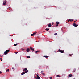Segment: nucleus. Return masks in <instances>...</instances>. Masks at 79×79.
I'll return each instance as SVG.
<instances>
[{
	"instance_id": "obj_11",
	"label": "nucleus",
	"mask_w": 79,
	"mask_h": 79,
	"mask_svg": "<svg viewBox=\"0 0 79 79\" xmlns=\"http://www.w3.org/2000/svg\"><path fill=\"white\" fill-rule=\"evenodd\" d=\"M26 51L27 52H29L30 51V49L29 48H27V49Z\"/></svg>"
},
{
	"instance_id": "obj_7",
	"label": "nucleus",
	"mask_w": 79,
	"mask_h": 79,
	"mask_svg": "<svg viewBox=\"0 0 79 79\" xmlns=\"http://www.w3.org/2000/svg\"><path fill=\"white\" fill-rule=\"evenodd\" d=\"M36 78L37 79H40V77H39V75H37V77Z\"/></svg>"
},
{
	"instance_id": "obj_5",
	"label": "nucleus",
	"mask_w": 79,
	"mask_h": 79,
	"mask_svg": "<svg viewBox=\"0 0 79 79\" xmlns=\"http://www.w3.org/2000/svg\"><path fill=\"white\" fill-rule=\"evenodd\" d=\"M27 68H25L24 69H23V72H24V71H27Z\"/></svg>"
},
{
	"instance_id": "obj_36",
	"label": "nucleus",
	"mask_w": 79,
	"mask_h": 79,
	"mask_svg": "<svg viewBox=\"0 0 79 79\" xmlns=\"http://www.w3.org/2000/svg\"><path fill=\"white\" fill-rule=\"evenodd\" d=\"M12 69H14V68H12Z\"/></svg>"
},
{
	"instance_id": "obj_10",
	"label": "nucleus",
	"mask_w": 79,
	"mask_h": 79,
	"mask_svg": "<svg viewBox=\"0 0 79 79\" xmlns=\"http://www.w3.org/2000/svg\"><path fill=\"white\" fill-rule=\"evenodd\" d=\"M6 72H8L10 71V69H6Z\"/></svg>"
},
{
	"instance_id": "obj_15",
	"label": "nucleus",
	"mask_w": 79,
	"mask_h": 79,
	"mask_svg": "<svg viewBox=\"0 0 79 79\" xmlns=\"http://www.w3.org/2000/svg\"><path fill=\"white\" fill-rule=\"evenodd\" d=\"M24 74H25V73H24V72H23V73H21V75H24Z\"/></svg>"
},
{
	"instance_id": "obj_38",
	"label": "nucleus",
	"mask_w": 79,
	"mask_h": 79,
	"mask_svg": "<svg viewBox=\"0 0 79 79\" xmlns=\"http://www.w3.org/2000/svg\"><path fill=\"white\" fill-rule=\"evenodd\" d=\"M76 21H77V20Z\"/></svg>"
},
{
	"instance_id": "obj_21",
	"label": "nucleus",
	"mask_w": 79,
	"mask_h": 79,
	"mask_svg": "<svg viewBox=\"0 0 79 79\" xmlns=\"http://www.w3.org/2000/svg\"><path fill=\"white\" fill-rule=\"evenodd\" d=\"M72 76V74H70L69 75V77H71V76Z\"/></svg>"
},
{
	"instance_id": "obj_29",
	"label": "nucleus",
	"mask_w": 79,
	"mask_h": 79,
	"mask_svg": "<svg viewBox=\"0 0 79 79\" xmlns=\"http://www.w3.org/2000/svg\"><path fill=\"white\" fill-rule=\"evenodd\" d=\"M42 74H43V75H45V73H42Z\"/></svg>"
},
{
	"instance_id": "obj_26",
	"label": "nucleus",
	"mask_w": 79,
	"mask_h": 79,
	"mask_svg": "<svg viewBox=\"0 0 79 79\" xmlns=\"http://www.w3.org/2000/svg\"><path fill=\"white\" fill-rule=\"evenodd\" d=\"M0 60H1V61H2V60H3V59L2 58H0Z\"/></svg>"
},
{
	"instance_id": "obj_24",
	"label": "nucleus",
	"mask_w": 79,
	"mask_h": 79,
	"mask_svg": "<svg viewBox=\"0 0 79 79\" xmlns=\"http://www.w3.org/2000/svg\"><path fill=\"white\" fill-rule=\"evenodd\" d=\"M57 35V33H56L54 34V35Z\"/></svg>"
},
{
	"instance_id": "obj_17",
	"label": "nucleus",
	"mask_w": 79,
	"mask_h": 79,
	"mask_svg": "<svg viewBox=\"0 0 79 79\" xmlns=\"http://www.w3.org/2000/svg\"><path fill=\"white\" fill-rule=\"evenodd\" d=\"M27 58H30V56H27Z\"/></svg>"
},
{
	"instance_id": "obj_2",
	"label": "nucleus",
	"mask_w": 79,
	"mask_h": 79,
	"mask_svg": "<svg viewBox=\"0 0 79 79\" xmlns=\"http://www.w3.org/2000/svg\"><path fill=\"white\" fill-rule=\"evenodd\" d=\"M58 52H60V53H63L64 52V50H62L60 49H59L58 50Z\"/></svg>"
},
{
	"instance_id": "obj_39",
	"label": "nucleus",
	"mask_w": 79,
	"mask_h": 79,
	"mask_svg": "<svg viewBox=\"0 0 79 79\" xmlns=\"http://www.w3.org/2000/svg\"><path fill=\"white\" fill-rule=\"evenodd\" d=\"M55 52L56 53V52L55 51Z\"/></svg>"
},
{
	"instance_id": "obj_12",
	"label": "nucleus",
	"mask_w": 79,
	"mask_h": 79,
	"mask_svg": "<svg viewBox=\"0 0 79 79\" xmlns=\"http://www.w3.org/2000/svg\"><path fill=\"white\" fill-rule=\"evenodd\" d=\"M44 56L46 58H48V57L47 56Z\"/></svg>"
},
{
	"instance_id": "obj_35",
	"label": "nucleus",
	"mask_w": 79,
	"mask_h": 79,
	"mask_svg": "<svg viewBox=\"0 0 79 79\" xmlns=\"http://www.w3.org/2000/svg\"><path fill=\"white\" fill-rule=\"evenodd\" d=\"M54 24V23L53 22L52 23V24Z\"/></svg>"
},
{
	"instance_id": "obj_25",
	"label": "nucleus",
	"mask_w": 79,
	"mask_h": 79,
	"mask_svg": "<svg viewBox=\"0 0 79 79\" xmlns=\"http://www.w3.org/2000/svg\"><path fill=\"white\" fill-rule=\"evenodd\" d=\"M49 78L50 79H52V77H49Z\"/></svg>"
},
{
	"instance_id": "obj_34",
	"label": "nucleus",
	"mask_w": 79,
	"mask_h": 79,
	"mask_svg": "<svg viewBox=\"0 0 79 79\" xmlns=\"http://www.w3.org/2000/svg\"><path fill=\"white\" fill-rule=\"evenodd\" d=\"M22 50H24V49H23V48H22Z\"/></svg>"
},
{
	"instance_id": "obj_30",
	"label": "nucleus",
	"mask_w": 79,
	"mask_h": 79,
	"mask_svg": "<svg viewBox=\"0 0 79 79\" xmlns=\"http://www.w3.org/2000/svg\"><path fill=\"white\" fill-rule=\"evenodd\" d=\"M15 53H16V54H17V53H18V52H15Z\"/></svg>"
},
{
	"instance_id": "obj_28",
	"label": "nucleus",
	"mask_w": 79,
	"mask_h": 79,
	"mask_svg": "<svg viewBox=\"0 0 79 79\" xmlns=\"http://www.w3.org/2000/svg\"><path fill=\"white\" fill-rule=\"evenodd\" d=\"M56 26H58V24H56Z\"/></svg>"
},
{
	"instance_id": "obj_8",
	"label": "nucleus",
	"mask_w": 79,
	"mask_h": 79,
	"mask_svg": "<svg viewBox=\"0 0 79 79\" xmlns=\"http://www.w3.org/2000/svg\"><path fill=\"white\" fill-rule=\"evenodd\" d=\"M48 27H52V24L51 23H50L48 25Z\"/></svg>"
},
{
	"instance_id": "obj_19",
	"label": "nucleus",
	"mask_w": 79,
	"mask_h": 79,
	"mask_svg": "<svg viewBox=\"0 0 79 79\" xmlns=\"http://www.w3.org/2000/svg\"><path fill=\"white\" fill-rule=\"evenodd\" d=\"M27 72H28V70H27L24 72L25 73H27Z\"/></svg>"
},
{
	"instance_id": "obj_20",
	"label": "nucleus",
	"mask_w": 79,
	"mask_h": 79,
	"mask_svg": "<svg viewBox=\"0 0 79 79\" xmlns=\"http://www.w3.org/2000/svg\"><path fill=\"white\" fill-rule=\"evenodd\" d=\"M18 45L17 44H15L14 45V46H16V45Z\"/></svg>"
},
{
	"instance_id": "obj_14",
	"label": "nucleus",
	"mask_w": 79,
	"mask_h": 79,
	"mask_svg": "<svg viewBox=\"0 0 79 79\" xmlns=\"http://www.w3.org/2000/svg\"><path fill=\"white\" fill-rule=\"evenodd\" d=\"M56 24H60V22H56Z\"/></svg>"
},
{
	"instance_id": "obj_32",
	"label": "nucleus",
	"mask_w": 79,
	"mask_h": 79,
	"mask_svg": "<svg viewBox=\"0 0 79 79\" xmlns=\"http://www.w3.org/2000/svg\"><path fill=\"white\" fill-rule=\"evenodd\" d=\"M69 56H71V54H69Z\"/></svg>"
},
{
	"instance_id": "obj_13",
	"label": "nucleus",
	"mask_w": 79,
	"mask_h": 79,
	"mask_svg": "<svg viewBox=\"0 0 79 79\" xmlns=\"http://www.w3.org/2000/svg\"><path fill=\"white\" fill-rule=\"evenodd\" d=\"M39 52V51H35V53H38V52Z\"/></svg>"
},
{
	"instance_id": "obj_16",
	"label": "nucleus",
	"mask_w": 79,
	"mask_h": 79,
	"mask_svg": "<svg viewBox=\"0 0 79 79\" xmlns=\"http://www.w3.org/2000/svg\"><path fill=\"white\" fill-rule=\"evenodd\" d=\"M45 30H46V31H49V28H46L45 29Z\"/></svg>"
},
{
	"instance_id": "obj_22",
	"label": "nucleus",
	"mask_w": 79,
	"mask_h": 79,
	"mask_svg": "<svg viewBox=\"0 0 79 79\" xmlns=\"http://www.w3.org/2000/svg\"><path fill=\"white\" fill-rule=\"evenodd\" d=\"M68 22H69V21H71V19H69L68 20Z\"/></svg>"
},
{
	"instance_id": "obj_3",
	"label": "nucleus",
	"mask_w": 79,
	"mask_h": 79,
	"mask_svg": "<svg viewBox=\"0 0 79 79\" xmlns=\"http://www.w3.org/2000/svg\"><path fill=\"white\" fill-rule=\"evenodd\" d=\"M3 5H6V1H3Z\"/></svg>"
},
{
	"instance_id": "obj_18",
	"label": "nucleus",
	"mask_w": 79,
	"mask_h": 79,
	"mask_svg": "<svg viewBox=\"0 0 79 79\" xmlns=\"http://www.w3.org/2000/svg\"><path fill=\"white\" fill-rule=\"evenodd\" d=\"M56 77H60V76H59V75H57L56 76Z\"/></svg>"
},
{
	"instance_id": "obj_1",
	"label": "nucleus",
	"mask_w": 79,
	"mask_h": 79,
	"mask_svg": "<svg viewBox=\"0 0 79 79\" xmlns=\"http://www.w3.org/2000/svg\"><path fill=\"white\" fill-rule=\"evenodd\" d=\"M10 52V50H7L4 53L5 55H7V53H8V52Z\"/></svg>"
},
{
	"instance_id": "obj_6",
	"label": "nucleus",
	"mask_w": 79,
	"mask_h": 79,
	"mask_svg": "<svg viewBox=\"0 0 79 79\" xmlns=\"http://www.w3.org/2000/svg\"><path fill=\"white\" fill-rule=\"evenodd\" d=\"M36 33H37L35 32L33 33V34H31V36H34V35H35V34H36Z\"/></svg>"
},
{
	"instance_id": "obj_33",
	"label": "nucleus",
	"mask_w": 79,
	"mask_h": 79,
	"mask_svg": "<svg viewBox=\"0 0 79 79\" xmlns=\"http://www.w3.org/2000/svg\"><path fill=\"white\" fill-rule=\"evenodd\" d=\"M1 73H2V72L0 71V74H1Z\"/></svg>"
},
{
	"instance_id": "obj_31",
	"label": "nucleus",
	"mask_w": 79,
	"mask_h": 79,
	"mask_svg": "<svg viewBox=\"0 0 79 79\" xmlns=\"http://www.w3.org/2000/svg\"><path fill=\"white\" fill-rule=\"evenodd\" d=\"M44 72V71H41V73H42Z\"/></svg>"
},
{
	"instance_id": "obj_9",
	"label": "nucleus",
	"mask_w": 79,
	"mask_h": 79,
	"mask_svg": "<svg viewBox=\"0 0 79 79\" xmlns=\"http://www.w3.org/2000/svg\"><path fill=\"white\" fill-rule=\"evenodd\" d=\"M30 49L33 51H34V48H32V47H30Z\"/></svg>"
},
{
	"instance_id": "obj_23",
	"label": "nucleus",
	"mask_w": 79,
	"mask_h": 79,
	"mask_svg": "<svg viewBox=\"0 0 79 79\" xmlns=\"http://www.w3.org/2000/svg\"><path fill=\"white\" fill-rule=\"evenodd\" d=\"M74 21V19H70V21L72 22V21Z\"/></svg>"
},
{
	"instance_id": "obj_37",
	"label": "nucleus",
	"mask_w": 79,
	"mask_h": 79,
	"mask_svg": "<svg viewBox=\"0 0 79 79\" xmlns=\"http://www.w3.org/2000/svg\"><path fill=\"white\" fill-rule=\"evenodd\" d=\"M62 31H63V29H61Z\"/></svg>"
},
{
	"instance_id": "obj_27",
	"label": "nucleus",
	"mask_w": 79,
	"mask_h": 79,
	"mask_svg": "<svg viewBox=\"0 0 79 79\" xmlns=\"http://www.w3.org/2000/svg\"><path fill=\"white\" fill-rule=\"evenodd\" d=\"M75 71H76V69H74V71H73V72H75Z\"/></svg>"
},
{
	"instance_id": "obj_4",
	"label": "nucleus",
	"mask_w": 79,
	"mask_h": 79,
	"mask_svg": "<svg viewBox=\"0 0 79 79\" xmlns=\"http://www.w3.org/2000/svg\"><path fill=\"white\" fill-rule=\"evenodd\" d=\"M73 26H74V27H77V26H78V24H76L75 23H73Z\"/></svg>"
}]
</instances>
